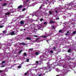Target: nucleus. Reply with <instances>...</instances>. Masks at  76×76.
Returning a JSON list of instances; mask_svg holds the SVG:
<instances>
[{
  "label": "nucleus",
  "instance_id": "nucleus-9",
  "mask_svg": "<svg viewBox=\"0 0 76 76\" xmlns=\"http://www.w3.org/2000/svg\"><path fill=\"white\" fill-rule=\"evenodd\" d=\"M7 4L6 3H4L3 5L2 6H7Z\"/></svg>",
  "mask_w": 76,
  "mask_h": 76
},
{
  "label": "nucleus",
  "instance_id": "nucleus-5",
  "mask_svg": "<svg viewBox=\"0 0 76 76\" xmlns=\"http://www.w3.org/2000/svg\"><path fill=\"white\" fill-rule=\"evenodd\" d=\"M26 39L27 40H31V38L30 37H28L26 38Z\"/></svg>",
  "mask_w": 76,
  "mask_h": 76
},
{
  "label": "nucleus",
  "instance_id": "nucleus-21",
  "mask_svg": "<svg viewBox=\"0 0 76 76\" xmlns=\"http://www.w3.org/2000/svg\"><path fill=\"white\" fill-rule=\"evenodd\" d=\"M40 21H41V22H42V20H43V19L41 18V19H40Z\"/></svg>",
  "mask_w": 76,
  "mask_h": 76
},
{
  "label": "nucleus",
  "instance_id": "nucleus-48",
  "mask_svg": "<svg viewBox=\"0 0 76 76\" xmlns=\"http://www.w3.org/2000/svg\"><path fill=\"white\" fill-rule=\"evenodd\" d=\"M46 0V1H48V0Z\"/></svg>",
  "mask_w": 76,
  "mask_h": 76
},
{
  "label": "nucleus",
  "instance_id": "nucleus-14",
  "mask_svg": "<svg viewBox=\"0 0 76 76\" xmlns=\"http://www.w3.org/2000/svg\"><path fill=\"white\" fill-rule=\"evenodd\" d=\"M76 34V31H73L72 33V34Z\"/></svg>",
  "mask_w": 76,
  "mask_h": 76
},
{
  "label": "nucleus",
  "instance_id": "nucleus-8",
  "mask_svg": "<svg viewBox=\"0 0 76 76\" xmlns=\"http://www.w3.org/2000/svg\"><path fill=\"white\" fill-rule=\"evenodd\" d=\"M23 56H24V57H26V56L27 55V54L26 53H24L23 54Z\"/></svg>",
  "mask_w": 76,
  "mask_h": 76
},
{
  "label": "nucleus",
  "instance_id": "nucleus-2",
  "mask_svg": "<svg viewBox=\"0 0 76 76\" xmlns=\"http://www.w3.org/2000/svg\"><path fill=\"white\" fill-rule=\"evenodd\" d=\"M19 44L20 45H27V44H26L25 43H20Z\"/></svg>",
  "mask_w": 76,
  "mask_h": 76
},
{
  "label": "nucleus",
  "instance_id": "nucleus-30",
  "mask_svg": "<svg viewBox=\"0 0 76 76\" xmlns=\"http://www.w3.org/2000/svg\"><path fill=\"white\" fill-rule=\"evenodd\" d=\"M38 63H39V62H38V61H37L36 62V63H37V64H38Z\"/></svg>",
  "mask_w": 76,
  "mask_h": 76
},
{
  "label": "nucleus",
  "instance_id": "nucleus-39",
  "mask_svg": "<svg viewBox=\"0 0 76 76\" xmlns=\"http://www.w3.org/2000/svg\"><path fill=\"white\" fill-rule=\"evenodd\" d=\"M67 34H69V31H67Z\"/></svg>",
  "mask_w": 76,
  "mask_h": 76
},
{
  "label": "nucleus",
  "instance_id": "nucleus-15",
  "mask_svg": "<svg viewBox=\"0 0 76 76\" xmlns=\"http://www.w3.org/2000/svg\"><path fill=\"white\" fill-rule=\"evenodd\" d=\"M22 51H23V50H21L20 51H19V53H18L19 54H20V53H21V52H22Z\"/></svg>",
  "mask_w": 76,
  "mask_h": 76
},
{
  "label": "nucleus",
  "instance_id": "nucleus-1",
  "mask_svg": "<svg viewBox=\"0 0 76 76\" xmlns=\"http://www.w3.org/2000/svg\"><path fill=\"white\" fill-rule=\"evenodd\" d=\"M62 73L64 75H66L67 73V70L66 69H63Z\"/></svg>",
  "mask_w": 76,
  "mask_h": 76
},
{
  "label": "nucleus",
  "instance_id": "nucleus-28",
  "mask_svg": "<svg viewBox=\"0 0 76 76\" xmlns=\"http://www.w3.org/2000/svg\"><path fill=\"white\" fill-rule=\"evenodd\" d=\"M25 10H26V9L24 8L22 10V11H25Z\"/></svg>",
  "mask_w": 76,
  "mask_h": 76
},
{
  "label": "nucleus",
  "instance_id": "nucleus-3",
  "mask_svg": "<svg viewBox=\"0 0 76 76\" xmlns=\"http://www.w3.org/2000/svg\"><path fill=\"white\" fill-rule=\"evenodd\" d=\"M20 23L21 24V25H23L24 24V21L23 20L21 21L20 22Z\"/></svg>",
  "mask_w": 76,
  "mask_h": 76
},
{
  "label": "nucleus",
  "instance_id": "nucleus-13",
  "mask_svg": "<svg viewBox=\"0 0 76 76\" xmlns=\"http://www.w3.org/2000/svg\"><path fill=\"white\" fill-rule=\"evenodd\" d=\"M50 23H54V21H50Z\"/></svg>",
  "mask_w": 76,
  "mask_h": 76
},
{
  "label": "nucleus",
  "instance_id": "nucleus-35",
  "mask_svg": "<svg viewBox=\"0 0 76 76\" xmlns=\"http://www.w3.org/2000/svg\"><path fill=\"white\" fill-rule=\"evenodd\" d=\"M59 19V18L58 17L56 18V20H58Z\"/></svg>",
  "mask_w": 76,
  "mask_h": 76
},
{
  "label": "nucleus",
  "instance_id": "nucleus-20",
  "mask_svg": "<svg viewBox=\"0 0 76 76\" xmlns=\"http://www.w3.org/2000/svg\"><path fill=\"white\" fill-rule=\"evenodd\" d=\"M26 61L27 62H29V60L28 59H27Z\"/></svg>",
  "mask_w": 76,
  "mask_h": 76
},
{
  "label": "nucleus",
  "instance_id": "nucleus-37",
  "mask_svg": "<svg viewBox=\"0 0 76 76\" xmlns=\"http://www.w3.org/2000/svg\"><path fill=\"white\" fill-rule=\"evenodd\" d=\"M34 37H37V36H36V35H35L34 36Z\"/></svg>",
  "mask_w": 76,
  "mask_h": 76
},
{
  "label": "nucleus",
  "instance_id": "nucleus-33",
  "mask_svg": "<svg viewBox=\"0 0 76 76\" xmlns=\"http://www.w3.org/2000/svg\"><path fill=\"white\" fill-rule=\"evenodd\" d=\"M3 72V71L2 70H0V73H2V72Z\"/></svg>",
  "mask_w": 76,
  "mask_h": 76
},
{
  "label": "nucleus",
  "instance_id": "nucleus-34",
  "mask_svg": "<svg viewBox=\"0 0 76 76\" xmlns=\"http://www.w3.org/2000/svg\"><path fill=\"white\" fill-rule=\"evenodd\" d=\"M5 67V65L2 66H1V67Z\"/></svg>",
  "mask_w": 76,
  "mask_h": 76
},
{
  "label": "nucleus",
  "instance_id": "nucleus-10",
  "mask_svg": "<svg viewBox=\"0 0 76 76\" xmlns=\"http://www.w3.org/2000/svg\"><path fill=\"white\" fill-rule=\"evenodd\" d=\"M6 63V61H3L2 62V65H3L4 64V63Z\"/></svg>",
  "mask_w": 76,
  "mask_h": 76
},
{
  "label": "nucleus",
  "instance_id": "nucleus-40",
  "mask_svg": "<svg viewBox=\"0 0 76 76\" xmlns=\"http://www.w3.org/2000/svg\"><path fill=\"white\" fill-rule=\"evenodd\" d=\"M65 66V65H64V66H63V67H64H64Z\"/></svg>",
  "mask_w": 76,
  "mask_h": 76
},
{
  "label": "nucleus",
  "instance_id": "nucleus-49",
  "mask_svg": "<svg viewBox=\"0 0 76 76\" xmlns=\"http://www.w3.org/2000/svg\"><path fill=\"white\" fill-rule=\"evenodd\" d=\"M0 35H1V34H0Z\"/></svg>",
  "mask_w": 76,
  "mask_h": 76
},
{
  "label": "nucleus",
  "instance_id": "nucleus-32",
  "mask_svg": "<svg viewBox=\"0 0 76 76\" xmlns=\"http://www.w3.org/2000/svg\"><path fill=\"white\" fill-rule=\"evenodd\" d=\"M55 12L56 13H58V11H57L56 10L55 11Z\"/></svg>",
  "mask_w": 76,
  "mask_h": 76
},
{
  "label": "nucleus",
  "instance_id": "nucleus-46",
  "mask_svg": "<svg viewBox=\"0 0 76 76\" xmlns=\"http://www.w3.org/2000/svg\"><path fill=\"white\" fill-rule=\"evenodd\" d=\"M0 1H2V0H0Z\"/></svg>",
  "mask_w": 76,
  "mask_h": 76
},
{
  "label": "nucleus",
  "instance_id": "nucleus-44",
  "mask_svg": "<svg viewBox=\"0 0 76 76\" xmlns=\"http://www.w3.org/2000/svg\"><path fill=\"white\" fill-rule=\"evenodd\" d=\"M38 40V38L36 39V40Z\"/></svg>",
  "mask_w": 76,
  "mask_h": 76
},
{
  "label": "nucleus",
  "instance_id": "nucleus-29",
  "mask_svg": "<svg viewBox=\"0 0 76 76\" xmlns=\"http://www.w3.org/2000/svg\"><path fill=\"white\" fill-rule=\"evenodd\" d=\"M62 30H60L59 31V32H61Z\"/></svg>",
  "mask_w": 76,
  "mask_h": 76
},
{
  "label": "nucleus",
  "instance_id": "nucleus-11",
  "mask_svg": "<svg viewBox=\"0 0 76 76\" xmlns=\"http://www.w3.org/2000/svg\"><path fill=\"white\" fill-rule=\"evenodd\" d=\"M10 12H7L5 13V15H10Z\"/></svg>",
  "mask_w": 76,
  "mask_h": 76
},
{
  "label": "nucleus",
  "instance_id": "nucleus-19",
  "mask_svg": "<svg viewBox=\"0 0 76 76\" xmlns=\"http://www.w3.org/2000/svg\"><path fill=\"white\" fill-rule=\"evenodd\" d=\"M6 30L3 31V34H5L6 33Z\"/></svg>",
  "mask_w": 76,
  "mask_h": 76
},
{
  "label": "nucleus",
  "instance_id": "nucleus-36",
  "mask_svg": "<svg viewBox=\"0 0 76 76\" xmlns=\"http://www.w3.org/2000/svg\"><path fill=\"white\" fill-rule=\"evenodd\" d=\"M65 35L66 36H67V35H68V34H67V33H66Z\"/></svg>",
  "mask_w": 76,
  "mask_h": 76
},
{
  "label": "nucleus",
  "instance_id": "nucleus-27",
  "mask_svg": "<svg viewBox=\"0 0 76 76\" xmlns=\"http://www.w3.org/2000/svg\"><path fill=\"white\" fill-rule=\"evenodd\" d=\"M53 49L54 50H56V48L55 47H54L53 48Z\"/></svg>",
  "mask_w": 76,
  "mask_h": 76
},
{
  "label": "nucleus",
  "instance_id": "nucleus-16",
  "mask_svg": "<svg viewBox=\"0 0 76 76\" xmlns=\"http://www.w3.org/2000/svg\"><path fill=\"white\" fill-rule=\"evenodd\" d=\"M49 13L50 15H53V14L52 13V12L51 11H49Z\"/></svg>",
  "mask_w": 76,
  "mask_h": 76
},
{
  "label": "nucleus",
  "instance_id": "nucleus-24",
  "mask_svg": "<svg viewBox=\"0 0 76 76\" xmlns=\"http://www.w3.org/2000/svg\"><path fill=\"white\" fill-rule=\"evenodd\" d=\"M50 53H54V52H53V50H51L50 51Z\"/></svg>",
  "mask_w": 76,
  "mask_h": 76
},
{
  "label": "nucleus",
  "instance_id": "nucleus-12",
  "mask_svg": "<svg viewBox=\"0 0 76 76\" xmlns=\"http://www.w3.org/2000/svg\"><path fill=\"white\" fill-rule=\"evenodd\" d=\"M35 55L36 56H38V55H39V53L38 52H36L35 53Z\"/></svg>",
  "mask_w": 76,
  "mask_h": 76
},
{
  "label": "nucleus",
  "instance_id": "nucleus-41",
  "mask_svg": "<svg viewBox=\"0 0 76 76\" xmlns=\"http://www.w3.org/2000/svg\"><path fill=\"white\" fill-rule=\"evenodd\" d=\"M48 41H49V40H46V41H47V42H48Z\"/></svg>",
  "mask_w": 76,
  "mask_h": 76
},
{
  "label": "nucleus",
  "instance_id": "nucleus-6",
  "mask_svg": "<svg viewBox=\"0 0 76 76\" xmlns=\"http://www.w3.org/2000/svg\"><path fill=\"white\" fill-rule=\"evenodd\" d=\"M15 35V32L13 31L11 33V35Z\"/></svg>",
  "mask_w": 76,
  "mask_h": 76
},
{
  "label": "nucleus",
  "instance_id": "nucleus-45",
  "mask_svg": "<svg viewBox=\"0 0 76 76\" xmlns=\"http://www.w3.org/2000/svg\"><path fill=\"white\" fill-rule=\"evenodd\" d=\"M56 76H59L58 75H56Z\"/></svg>",
  "mask_w": 76,
  "mask_h": 76
},
{
  "label": "nucleus",
  "instance_id": "nucleus-42",
  "mask_svg": "<svg viewBox=\"0 0 76 76\" xmlns=\"http://www.w3.org/2000/svg\"><path fill=\"white\" fill-rule=\"evenodd\" d=\"M48 66H50V64L48 65Z\"/></svg>",
  "mask_w": 76,
  "mask_h": 76
},
{
  "label": "nucleus",
  "instance_id": "nucleus-25",
  "mask_svg": "<svg viewBox=\"0 0 76 76\" xmlns=\"http://www.w3.org/2000/svg\"><path fill=\"white\" fill-rule=\"evenodd\" d=\"M27 74H28V73H27V72L25 73L24 74V75H25V76H26Z\"/></svg>",
  "mask_w": 76,
  "mask_h": 76
},
{
  "label": "nucleus",
  "instance_id": "nucleus-26",
  "mask_svg": "<svg viewBox=\"0 0 76 76\" xmlns=\"http://www.w3.org/2000/svg\"><path fill=\"white\" fill-rule=\"evenodd\" d=\"M3 28V26H0V28Z\"/></svg>",
  "mask_w": 76,
  "mask_h": 76
},
{
  "label": "nucleus",
  "instance_id": "nucleus-43",
  "mask_svg": "<svg viewBox=\"0 0 76 76\" xmlns=\"http://www.w3.org/2000/svg\"><path fill=\"white\" fill-rule=\"evenodd\" d=\"M41 76V74H40V75H39V76Z\"/></svg>",
  "mask_w": 76,
  "mask_h": 76
},
{
  "label": "nucleus",
  "instance_id": "nucleus-31",
  "mask_svg": "<svg viewBox=\"0 0 76 76\" xmlns=\"http://www.w3.org/2000/svg\"><path fill=\"white\" fill-rule=\"evenodd\" d=\"M46 37H47L46 36H43V38H46Z\"/></svg>",
  "mask_w": 76,
  "mask_h": 76
},
{
  "label": "nucleus",
  "instance_id": "nucleus-50",
  "mask_svg": "<svg viewBox=\"0 0 76 76\" xmlns=\"http://www.w3.org/2000/svg\"><path fill=\"white\" fill-rule=\"evenodd\" d=\"M49 35H50V34H49Z\"/></svg>",
  "mask_w": 76,
  "mask_h": 76
},
{
  "label": "nucleus",
  "instance_id": "nucleus-38",
  "mask_svg": "<svg viewBox=\"0 0 76 76\" xmlns=\"http://www.w3.org/2000/svg\"><path fill=\"white\" fill-rule=\"evenodd\" d=\"M41 8H42V6H41L40 7V8H39L40 9H41Z\"/></svg>",
  "mask_w": 76,
  "mask_h": 76
},
{
  "label": "nucleus",
  "instance_id": "nucleus-17",
  "mask_svg": "<svg viewBox=\"0 0 76 76\" xmlns=\"http://www.w3.org/2000/svg\"><path fill=\"white\" fill-rule=\"evenodd\" d=\"M18 69H20L21 68V66L20 65H19L18 66Z\"/></svg>",
  "mask_w": 76,
  "mask_h": 76
},
{
  "label": "nucleus",
  "instance_id": "nucleus-18",
  "mask_svg": "<svg viewBox=\"0 0 76 76\" xmlns=\"http://www.w3.org/2000/svg\"><path fill=\"white\" fill-rule=\"evenodd\" d=\"M47 23V22H45L44 23V25H46Z\"/></svg>",
  "mask_w": 76,
  "mask_h": 76
},
{
  "label": "nucleus",
  "instance_id": "nucleus-23",
  "mask_svg": "<svg viewBox=\"0 0 76 76\" xmlns=\"http://www.w3.org/2000/svg\"><path fill=\"white\" fill-rule=\"evenodd\" d=\"M51 27H52V28H53V29L55 28L54 26L52 25Z\"/></svg>",
  "mask_w": 76,
  "mask_h": 76
},
{
  "label": "nucleus",
  "instance_id": "nucleus-4",
  "mask_svg": "<svg viewBox=\"0 0 76 76\" xmlns=\"http://www.w3.org/2000/svg\"><path fill=\"white\" fill-rule=\"evenodd\" d=\"M22 5H20V6H19L18 7V9H21V8H22Z\"/></svg>",
  "mask_w": 76,
  "mask_h": 76
},
{
  "label": "nucleus",
  "instance_id": "nucleus-47",
  "mask_svg": "<svg viewBox=\"0 0 76 76\" xmlns=\"http://www.w3.org/2000/svg\"><path fill=\"white\" fill-rule=\"evenodd\" d=\"M28 1H27V2H28Z\"/></svg>",
  "mask_w": 76,
  "mask_h": 76
},
{
  "label": "nucleus",
  "instance_id": "nucleus-7",
  "mask_svg": "<svg viewBox=\"0 0 76 76\" xmlns=\"http://www.w3.org/2000/svg\"><path fill=\"white\" fill-rule=\"evenodd\" d=\"M68 53H71V48H69L68 50Z\"/></svg>",
  "mask_w": 76,
  "mask_h": 76
},
{
  "label": "nucleus",
  "instance_id": "nucleus-22",
  "mask_svg": "<svg viewBox=\"0 0 76 76\" xmlns=\"http://www.w3.org/2000/svg\"><path fill=\"white\" fill-rule=\"evenodd\" d=\"M29 50L30 51H32V50H33V48L30 49H29Z\"/></svg>",
  "mask_w": 76,
  "mask_h": 76
}]
</instances>
